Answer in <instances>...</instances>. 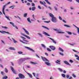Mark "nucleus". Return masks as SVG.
<instances>
[{
  "instance_id": "49",
  "label": "nucleus",
  "mask_w": 79,
  "mask_h": 79,
  "mask_svg": "<svg viewBox=\"0 0 79 79\" xmlns=\"http://www.w3.org/2000/svg\"><path fill=\"white\" fill-rule=\"evenodd\" d=\"M72 76L73 77H76V75H75L74 74H72Z\"/></svg>"
},
{
  "instance_id": "56",
  "label": "nucleus",
  "mask_w": 79,
  "mask_h": 79,
  "mask_svg": "<svg viewBox=\"0 0 79 79\" xmlns=\"http://www.w3.org/2000/svg\"><path fill=\"white\" fill-rule=\"evenodd\" d=\"M66 77L67 78H69V75H66Z\"/></svg>"
},
{
  "instance_id": "30",
  "label": "nucleus",
  "mask_w": 79,
  "mask_h": 79,
  "mask_svg": "<svg viewBox=\"0 0 79 79\" xmlns=\"http://www.w3.org/2000/svg\"><path fill=\"white\" fill-rule=\"evenodd\" d=\"M5 70V73H8V70L6 68H5L4 69Z\"/></svg>"
},
{
  "instance_id": "28",
  "label": "nucleus",
  "mask_w": 79,
  "mask_h": 79,
  "mask_svg": "<svg viewBox=\"0 0 79 79\" xmlns=\"http://www.w3.org/2000/svg\"><path fill=\"white\" fill-rule=\"evenodd\" d=\"M58 50H60V51H61V52H64V50H63L62 49V48H59L58 49Z\"/></svg>"
},
{
  "instance_id": "36",
  "label": "nucleus",
  "mask_w": 79,
  "mask_h": 79,
  "mask_svg": "<svg viewBox=\"0 0 79 79\" xmlns=\"http://www.w3.org/2000/svg\"><path fill=\"white\" fill-rule=\"evenodd\" d=\"M58 70H59L60 71V72H63V70H62V69H61L58 68Z\"/></svg>"
},
{
  "instance_id": "57",
  "label": "nucleus",
  "mask_w": 79,
  "mask_h": 79,
  "mask_svg": "<svg viewBox=\"0 0 79 79\" xmlns=\"http://www.w3.org/2000/svg\"><path fill=\"white\" fill-rule=\"evenodd\" d=\"M11 2H8L5 5H6H6H9V4Z\"/></svg>"
},
{
  "instance_id": "17",
  "label": "nucleus",
  "mask_w": 79,
  "mask_h": 79,
  "mask_svg": "<svg viewBox=\"0 0 79 79\" xmlns=\"http://www.w3.org/2000/svg\"><path fill=\"white\" fill-rule=\"evenodd\" d=\"M9 49L11 50H15V48L13 47H10L9 48Z\"/></svg>"
},
{
  "instance_id": "27",
  "label": "nucleus",
  "mask_w": 79,
  "mask_h": 79,
  "mask_svg": "<svg viewBox=\"0 0 79 79\" xmlns=\"http://www.w3.org/2000/svg\"><path fill=\"white\" fill-rule=\"evenodd\" d=\"M69 44L70 45H72V46H74V45H76V43H73L72 44H71V43H69Z\"/></svg>"
},
{
  "instance_id": "18",
  "label": "nucleus",
  "mask_w": 79,
  "mask_h": 79,
  "mask_svg": "<svg viewBox=\"0 0 79 79\" xmlns=\"http://www.w3.org/2000/svg\"><path fill=\"white\" fill-rule=\"evenodd\" d=\"M74 56L75 57H77L76 58L77 60H79V56L76 54H74Z\"/></svg>"
},
{
  "instance_id": "5",
  "label": "nucleus",
  "mask_w": 79,
  "mask_h": 79,
  "mask_svg": "<svg viewBox=\"0 0 79 79\" xmlns=\"http://www.w3.org/2000/svg\"><path fill=\"white\" fill-rule=\"evenodd\" d=\"M53 30L54 31H56V33H58V34H64V32H63L60 31H61V30H59L57 28H53Z\"/></svg>"
},
{
  "instance_id": "10",
  "label": "nucleus",
  "mask_w": 79,
  "mask_h": 79,
  "mask_svg": "<svg viewBox=\"0 0 79 79\" xmlns=\"http://www.w3.org/2000/svg\"><path fill=\"white\" fill-rule=\"evenodd\" d=\"M11 69L14 74H17V73H16V71H15V70H14V69H13V67H11Z\"/></svg>"
},
{
  "instance_id": "1",
  "label": "nucleus",
  "mask_w": 79,
  "mask_h": 79,
  "mask_svg": "<svg viewBox=\"0 0 79 79\" xmlns=\"http://www.w3.org/2000/svg\"><path fill=\"white\" fill-rule=\"evenodd\" d=\"M42 60L45 62L44 63L48 66H50V64L49 63V60H48L47 58L45 57H43V56H41Z\"/></svg>"
},
{
  "instance_id": "20",
  "label": "nucleus",
  "mask_w": 79,
  "mask_h": 79,
  "mask_svg": "<svg viewBox=\"0 0 79 79\" xmlns=\"http://www.w3.org/2000/svg\"><path fill=\"white\" fill-rule=\"evenodd\" d=\"M49 15L50 16V17L52 18L54 17V16L53 15V14H52V13H49Z\"/></svg>"
},
{
  "instance_id": "15",
  "label": "nucleus",
  "mask_w": 79,
  "mask_h": 79,
  "mask_svg": "<svg viewBox=\"0 0 79 79\" xmlns=\"http://www.w3.org/2000/svg\"><path fill=\"white\" fill-rule=\"evenodd\" d=\"M43 34H44L45 35H46V36H50V35L46 33V32L45 31H43Z\"/></svg>"
},
{
  "instance_id": "38",
  "label": "nucleus",
  "mask_w": 79,
  "mask_h": 79,
  "mask_svg": "<svg viewBox=\"0 0 79 79\" xmlns=\"http://www.w3.org/2000/svg\"><path fill=\"white\" fill-rule=\"evenodd\" d=\"M44 23H50V21H44Z\"/></svg>"
},
{
  "instance_id": "37",
  "label": "nucleus",
  "mask_w": 79,
  "mask_h": 79,
  "mask_svg": "<svg viewBox=\"0 0 79 79\" xmlns=\"http://www.w3.org/2000/svg\"><path fill=\"white\" fill-rule=\"evenodd\" d=\"M27 13H25L23 15L24 17H26L27 16Z\"/></svg>"
},
{
  "instance_id": "6",
  "label": "nucleus",
  "mask_w": 79,
  "mask_h": 79,
  "mask_svg": "<svg viewBox=\"0 0 79 79\" xmlns=\"http://www.w3.org/2000/svg\"><path fill=\"white\" fill-rule=\"evenodd\" d=\"M52 21L53 23H56L57 22V20L56 17H54L52 19Z\"/></svg>"
},
{
  "instance_id": "64",
  "label": "nucleus",
  "mask_w": 79,
  "mask_h": 79,
  "mask_svg": "<svg viewBox=\"0 0 79 79\" xmlns=\"http://www.w3.org/2000/svg\"><path fill=\"white\" fill-rule=\"evenodd\" d=\"M76 1L77 3H79V0H76Z\"/></svg>"
},
{
  "instance_id": "8",
  "label": "nucleus",
  "mask_w": 79,
  "mask_h": 79,
  "mask_svg": "<svg viewBox=\"0 0 79 79\" xmlns=\"http://www.w3.org/2000/svg\"><path fill=\"white\" fill-rule=\"evenodd\" d=\"M0 32L1 33H2V34H5V33H6V34H10L11 35V34H10V33L8 32H6V31H0Z\"/></svg>"
},
{
  "instance_id": "43",
  "label": "nucleus",
  "mask_w": 79,
  "mask_h": 79,
  "mask_svg": "<svg viewBox=\"0 0 79 79\" xmlns=\"http://www.w3.org/2000/svg\"><path fill=\"white\" fill-rule=\"evenodd\" d=\"M21 35H23V36H24L25 37H26V35H25L24 33H21Z\"/></svg>"
},
{
  "instance_id": "58",
  "label": "nucleus",
  "mask_w": 79,
  "mask_h": 79,
  "mask_svg": "<svg viewBox=\"0 0 79 79\" xmlns=\"http://www.w3.org/2000/svg\"><path fill=\"white\" fill-rule=\"evenodd\" d=\"M54 8L56 11H57V8L56 7L54 6Z\"/></svg>"
},
{
  "instance_id": "39",
  "label": "nucleus",
  "mask_w": 79,
  "mask_h": 79,
  "mask_svg": "<svg viewBox=\"0 0 79 79\" xmlns=\"http://www.w3.org/2000/svg\"><path fill=\"white\" fill-rule=\"evenodd\" d=\"M7 78H8V77H7V76H5V77H3V79H7Z\"/></svg>"
},
{
  "instance_id": "52",
  "label": "nucleus",
  "mask_w": 79,
  "mask_h": 79,
  "mask_svg": "<svg viewBox=\"0 0 79 79\" xmlns=\"http://www.w3.org/2000/svg\"><path fill=\"white\" fill-rule=\"evenodd\" d=\"M48 8L50 9V10H52V9L51 7L49 6L48 7Z\"/></svg>"
},
{
  "instance_id": "53",
  "label": "nucleus",
  "mask_w": 79,
  "mask_h": 79,
  "mask_svg": "<svg viewBox=\"0 0 79 79\" xmlns=\"http://www.w3.org/2000/svg\"><path fill=\"white\" fill-rule=\"evenodd\" d=\"M31 4L32 6H35V4L34 3H32Z\"/></svg>"
},
{
  "instance_id": "19",
  "label": "nucleus",
  "mask_w": 79,
  "mask_h": 79,
  "mask_svg": "<svg viewBox=\"0 0 79 79\" xmlns=\"http://www.w3.org/2000/svg\"><path fill=\"white\" fill-rule=\"evenodd\" d=\"M64 26L65 27H69V28H71V26H69L68 25L64 24Z\"/></svg>"
},
{
  "instance_id": "45",
  "label": "nucleus",
  "mask_w": 79,
  "mask_h": 79,
  "mask_svg": "<svg viewBox=\"0 0 79 79\" xmlns=\"http://www.w3.org/2000/svg\"><path fill=\"white\" fill-rule=\"evenodd\" d=\"M2 28H4V29H6L8 28L6 27L2 26Z\"/></svg>"
},
{
  "instance_id": "40",
  "label": "nucleus",
  "mask_w": 79,
  "mask_h": 79,
  "mask_svg": "<svg viewBox=\"0 0 79 79\" xmlns=\"http://www.w3.org/2000/svg\"><path fill=\"white\" fill-rule=\"evenodd\" d=\"M61 76L63 77H65V74H62Z\"/></svg>"
},
{
  "instance_id": "25",
  "label": "nucleus",
  "mask_w": 79,
  "mask_h": 79,
  "mask_svg": "<svg viewBox=\"0 0 79 79\" xmlns=\"http://www.w3.org/2000/svg\"><path fill=\"white\" fill-rule=\"evenodd\" d=\"M45 2H46L47 3H48V4L49 5H51V4L49 2H48V0H44Z\"/></svg>"
},
{
  "instance_id": "61",
  "label": "nucleus",
  "mask_w": 79,
  "mask_h": 79,
  "mask_svg": "<svg viewBox=\"0 0 79 79\" xmlns=\"http://www.w3.org/2000/svg\"><path fill=\"white\" fill-rule=\"evenodd\" d=\"M28 2H32V0H27Z\"/></svg>"
},
{
  "instance_id": "62",
  "label": "nucleus",
  "mask_w": 79,
  "mask_h": 79,
  "mask_svg": "<svg viewBox=\"0 0 79 79\" xmlns=\"http://www.w3.org/2000/svg\"><path fill=\"white\" fill-rule=\"evenodd\" d=\"M38 8H39V9H42V7H40V6H38Z\"/></svg>"
},
{
  "instance_id": "11",
  "label": "nucleus",
  "mask_w": 79,
  "mask_h": 79,
  "mask_svg": "<svg viewBox=\"0 0 79 79\" xmlns=\"http://www.w3.org/2000/svg\"><path fill=\"white\" fill-rule=\"evenodd\" d=\"M22 28L23 29L25 33H26V34H27V35H29V32L28 31L26 30V29H25V28Z\"/></svg>"
},
{
  "instance_id": "4",
  "label": "nucleus",
  "mask_w": 79,
  "mask_h": 79,
  "mask_svg": "<svg viewBox=\"0 0 79 79\" xmlns=\"http://www.w3.org/2000/svg\"><path fill=\"white\" fill-rule=\"evenodd\" d=\"M19 40V41H20V42H22L23 44H29V41H27V40H24V39H23V41H25V42H23L21 40Z\"/></svg>"
},
{
  "instance_id": "14",
  "label": "nucleus",
  "mask_w": 79,
  "mask_h": 79,
  "mask_svg": "<svg viewBox=\"0 0 79 79\" xmlns=\"http://www.w3.org/2000/svg\"><path fill=\"white\" fill-rule=\"evenodd\" d=\"M48 38H49V39H50L51 40H52L53 43H54V44H56V41H55V40H53V39L48 37Z\"/></svg>"
},
{
  "instance_id": "44",
  "label": "nucleus",
  "mask_w": 79,
  "mask_h": 79,
  "mask_svg": "<svg viewBox=\"0 0 79 79\" xmlns=\"http://www.w3.org/2000/svg\"><path fill=\"white\" fill-rule=\"evenodd\" d=\"M47 50L48 52H51V49L49 48H47Z\"/></svg>"
},
{
  "instance_id": "46",
  "label": "nucleus",
  "mask_w": 79,
  "mask_h": 79,
  "mask_svg": "<svg viewBox=\"0 0 79 79\" xmlns=\"http://www.w3.org/2000/svg\"><path fill=\"white\" fill-rule=\"evenodd\" d=\"M59 19H60V20H62V19H62V18H61V16H59Z\"/></svg>"
},
{
  "instance_id": "59",
  "label": "nucleus",
  "mask_w": 79,
  "mask_h": 79,
  "mask_svg": "<svg viewBox=\"0 0 79 79\" xmlns=\"http://www.w3.org/2000/svg\"><path fill=\"white\" fill-rule=\"evenodd\" d=\"M45 55H46V56H48V54L47 52L45 53Z\"/></svg>"
},
{
  "instance_id": "50",
  "label": "nucleus",
  "mask_w": 79,
  "mask_h": 79,
  "mask_svg": "<svg viewBox=\"0 0 79 79\" xmlns=\"http://www.w3.org/2000/svg\"><path fill=\"white\" fill-rule=\"evenodd\" d=\"M73 52H76V53H79V52H77V51H76V50H74V49H73Z\"/></svg>"
},
{
  "instance_id": "51",
  "label": "nucleus",
  "mask_w": 79,
  "mask_h": 79,
  "mask_svg": "<svg viewBox=\"0 0 79 79\" xmlns=\"http://www.w3.org/2000/svg\"><path fill=\"white\" fill-rule=\"evenodd\" d=\"M1 74L2 75V76H4V72H1Z\"/></svg>"
},
{
  "instance_id": "2",
  "label": "nucleus",
  "mask_w": 79,
  "mask_h": 79,
  "mask_svg": "<svg viewBox=\"0 0 79 79\" xmlns=\"http://www.w3.org/2000/svg\"><path fill=\"white\" fill-rule=\"evenodd\" d=\"M29 59H30V58L29 57H27L20 59H19V64H20V62H23V61H25V60H29Z\"/></svg>"
},
{
  "instance_id": "31",
  "label": "nucleus",
  "mask_w": 79,
  "mask_h": 79,
  "mask_svg": "<svg viewBox=\"0 0 79 79\" xmlns=\"http://www.w3.org/2000/svg\"><path fill=\"white\" fill-rule=\"evenodd\" d=\"M66 32L67 33H68V34H69V35H71V34H72V33L70 32L69 31H67Z\"/></svg>"
},
{
  "instance_id": "33",
  "label": "nucleus",
  "mask_w": 79,
  "mask_h": 79,
  "mask_svg": "<svg viewBox=\"0 0 79 79\" xmlns=\"http://www.w3.org/2000/svg\"><path fill=\"white\" fill-rule=\"evenodd\" d=\"M26 37V38H27V39H31V38L30 37H29V36L26 35V36H25Z\"/></svg>"
},
{
  "instance_id": "35",
  "label": "nucleus",
  "mask_w": 79,
  "mask_h": 79,
  "mask_svg": "<svg viewBox=\"0 0 79 79\" xmlns=\"http://www.w3.org/2000/svg\"><path fill=\"white\" fill-rule=\"evenodd\" d=\"M10 24H11V25H12V26H13V27H15V25L14 24V23H13L12 22H10Z\"/></svg>"
},
{
  "instance_id": "13",
  "label": "nucleus",
  "mask_w": 79,
  "mask_h": 79,
  "mask_svg": "<svg viewBox=\"0 0 79 79\" xmlns=\"http://www.w3.org/2000/svg\"><path fill=\"white\" fill-rule=\"evenodd\" d=\"M63 61L64 63H65V64H67V65H69V66H71V64H69V63L67 61L64 60Z\"/></svg>"
},
{
  "instance_id": "3",
  "label": "nucleus",
  "mask_w": 79,
  "mask_h": 79,
  "mask_svg": "<svg viewBox=\"0 0 79 79\" xmlns=\"http://www.w3.org/2000/svg\"><path fill=\"white\" fill-rule=\"evenodd\" d=\"M6 6V5H4L3 7H2V13L3 14L5 15L6 18L7 19H9V17H7L6 16V15H5V7Z\"/></svg>"
},
{
  "instance_id": "24",
  "label": "nucleus",
  "mask_w": 79,
  "mask_h": 79,
  "mask_svg": "<svg viewBox=\"0 0 79 79\" xmlns=\"http://www.w3.org/2000/svg\"><path fill=\"white\" fill-rule=\"evenodd\" d=\"M41 45L42 47H43L44 48H45V49L46 48V46H45L44 44H41Z\"/></svg>"
},
{
  "instance_id": "9",
  "label": "nucleus",
  "mask_w": 79,
  "mask_h": 79,
  "mask_svg": "<svg viewBox=\"0 0 79 79\" xmlns=\"http://www.w3.org/2000/svg\"><path fill=\"white\" fill-rule=\"evenodd\" d=\"M25 48H27V49H28V50H31V51H32V52H35V51L34 50H33V49L31 48H30L29 47H26V46H25L24 47Z\"/></svg>"
},
{
  "instance_id": "16",
  "label": "nucleus",
  "mask_w": 79,
  "mask_h": 79,
  "mask_svg": "<svg viewBox=\"0 0 79 79\" xmlns=\"http://www.w3.org/2000/svg\"><path fill=\"white\" fill-rule=\"evenodd\" d=\"M40 3L41 5H45V4H46L45 2L44 1L43 2L42 1H40Z\"/></svg>"
},
{
  "instance_id": "21",
  "label": "nucleus",
  "mask_w": 79,
  "mask_h": 79,
  "mask_svg": "<svg viewBox=\"0 0 79 79\" xmlns=\"http://www.w3.org/2000/svg\"><path fill=\"white\" fill-rule=\"evenodd\" d=\"M27 73V74H28V75H29L30 77L31 78H32V75L31 73Z\"/></svg>"
},
{
  "instance_id": "42",
  "label": "nucleus",
  "mask_w": 79,
  "mask_h": 79,
  "mask_svg": "<svg viewBox=\"0 0 79 79\" xmlns=\"http://www.w3.org/2000/svg\"><path fill=\"white\" fill-rule=\"evenodd\" d=\"M59 54L62 56H64V54L62 53L59 52Z\"/></svg>"
},
{
  "instance_id": "23",
  "label": "nucleus",
  "mask_w": 79,
  "mask_h": 79,
  "mask_svg": "<svg viewBox=\"0 0 79 79\" xmlns=\"http://www.w3.org/2000/svg\"><path fill=\"white\" fill-rule=\"evenodd\" d=\"M56 63H58L59 64H61V63H60V61H59L58 60H57L56 61Z\"/></svg>"
},
{
  "instance_id": "29",
  "label": "nucleus",
  "mask_w": 79,
  "mask_h": 79,
  "mask_svg": "<svg viewBox=\"0 0 79 79\" xmlns=\"http://www.w3.org/2000/svg\"><path fill=\"white\" fill-rule=\"evenodd\" d=\"M38 35H39V36H40V37H43V35H42V34H41L40 33H38Z\"/></svg>"
},
{
  "instance_id": "60",
  "label": "nucleus",
  "mask_w": 79,
  "mask_h": 79,
  "mask_svg": "<svg viewBox=\"0 0 79 79\" xmlns=\"http://www.w3.org/2000/svg\"><path fill=\"white\" fill-rule=\"evenodd\" d=\"M0 66L1 68H3V65L1 64H0Z\"/></svg>"
},
{
  "instance_id": "22",
  "label": "nucleus",
  "mask_w": 79,
  "mask_h": 79,
  "mask_svg": "<svg viewBox=\"0 0 79 79\" xmlns=\"http://www.w3.org/2000/svg\"><path fill=\"white\" fill-rule=\"evenodd\" d=\"M12 39L13 41V42L15 43V44H16V43H18V41L15 40V39H14V38H12Z\"/></svg>"
},
{
  "instance_id": "47",
  "label": "nucleus",
  "mask_w": 79,
  "mask_h": 79,
  "mask_svg": "<svg viewBox=\"0 0 79 79\" xmlns=\"http://www.w3.org/2000/svg\"><path fill=\"white\" fill-rule=\"evenodd\" d=\"M18 53L19 54H22V53H23V52L21 51L18 52Z\"/></svg>"
},
{
  "instance_id": "7",
  "label": "nucleus",
  "mask_w": 79,
  "mask_h": 79,
  "mask_svg": "<svg viewBox=\"0 0 79 79\" xmlns=\"http://www.w3.org/2000/svg\"><path fill=\"white\" fill-rule=\"evenodd\" d=\"M19 78H20V79H24L25 78V77L21 73H19Z\"/></svg>"
},
{
  "instance_id": "26",
  "label": "nucleus",
  "mask_w": 79,
  "mask_h": 79,
  "mask_svg": "<svg viewBox=\"0 0 79 79\" xmlns=\"http://www.w3.org/2000/svg\"><path fill=\"white\" fill-rule=\"evenodd\" d=\"M42 27H43V28H44V29H47L48 30H49V28H48L47 27L45 26H42Z\"/></svg>"
},
{
  "instance_id": "55",
  "label": "nucleus",
  "mask_w": 79,
  "mask_h": 79,
  "mask_svg": "<svg viewBox=\"0 0 79 79\" xmlns=\"http://www.w3.org/2000/svg\"><path fill=\"white\" fill-rule=\"evenodd\" d=\"M70 9H71V10H74V7H71Z\"/></svg>"
},
{
  "instance_id": "32",
  "label": "nucleus",
  "mask_w": 79,
  "mask_h": 79,
  "mask_svg": "<svg viewBox=\"0 0 79 79\" xmlns=\"http://www.w3.org/2000/svg\"><path fill=\"white\" fill-rule=\"evenodd\" d=\"M27 21L28 22H29V23H31V22L30 20V18H28L27 19Z\"/></svg>"
},
{
  "instance_id": "48",
  "label": "nucleus",
  "mask_w": 79,
  "mask_h": 79,
  "mask_svg": "<svg viewBox=\"0 0 79 79\" xmlns=\"http://www.w3.org/2000/svg\"><path fill=\"white\" fill-rule=\"evenodd\" d=\"M69 62L71 63H73V61L72 60H69Z\"/></svg>"
},
{
  "instance_id": "63",
  "label": "nucleus",
  "mask_w": 79,
  "mask_h": 79,
  "mask_svg": "<svg viewBox=\"0 0 79 79\" xmlns=\"http://www.w3.org/2000/svg\"><path fill=\"white\" fill-rule=\"evenodd\" d=\"M33 75L34 76V77H35V73H33Z\"/></svg>"
},
{
  "instance_id": "34",
  "label": "nucleus",
  "mask_w": 79,
  "mask_h": 79,
  "mask_svg": "<svg viewBox=\"0 0 79 79\" xmlns=\"http://www.w3.org/2000/svg\"><path fill=\"white\" fill-rule=\"evenodd\" d=\"M30 63L32 64H37V63H34L32 62H30Z\"/></svg>"
},
{
  "instance_id": "54",
  "label": "nucleus",
  "mask_w": 79,
  "mask_h": 79,
  "mask_svg": "<svg viewBox=\"0 0 79 79\" xmlns=\"http://www.w3.org/2000/svg\"><path fill=\"white\" fill-rule=\"evenodd\" d=\"M15 27L16 29H18V27L16 26V25H15V27Z\"/></svg>"
},
{
  "instance_id": "41",
  "label": "nucleus",
  "mask_w": 79,
  "mask_h": 79,
  "mask_svg": "<svg viewBox=\"0 0 79 79\" xmlns=\"http://www.w3.org/2000/svg\"><path fill=\"white\" fill-rule=\"evenodd\" d=\"M35 7H32V11H34V10H35Z\"/></svg>"
},
{
  "instance_id": "12",
  "label": "nucleus",
  "mask_w": 79,
  "mask_h": 79,
  "mask_svg": "<svg viewBox=\"0 0 79 79\" xmlns=\"http://www.w3.org/2000/svg\"><path fill=\"white\" fill-rule=\"evenodd\" d=\"M50 48H51L52 50H55V47L54 46H49Z\"/></svg>"
}]
</instances>
